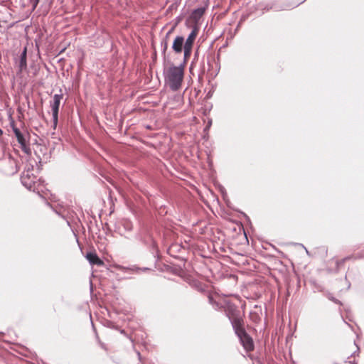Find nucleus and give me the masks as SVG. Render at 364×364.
<instances>
[{
  "label": "nucleus",
  "instance_id": "obj_14",
  "mask_svg": "<svg viewBox=\"0 0 364 364\" xmlns=\"http://www.w3.org/2000/svg\"><path fill=\"white\" fill-rule=\"evenodd\" d=\"M208 300H209V302L213 305V306L215 309H220L222 307L220 304H219L218 302L214 301V299H213L212 296H208Z\"/></svg>",
  "mask_w": 364,
  "mask_h": 364
},
{
  "label": "nucleus",
  "instance_id": "obj_21",
  "mask_svg": "<svg viewBox=\"0 0 364 364\" xmlns=\"http://www.w3.org/2000/svg\"><path fill=\"white\" fill-rule=\"evenodd\" d=\"M208 127L211 125V121L208 123Z\"/></svg>",
  "mask_w": 364,
  "mask_h": 364
},
{
  "label": "nucleus",
  "instance_id": "obj_3",
  "mask_svg": "<svg viewBox=\"0 0 364 364\" xmlns=\"http://www.w3.org/2000/svg\"><path fill=\"white\" fill-rule=\"evenodd\" d=\"M236 335L240 338V343L247 351H251L254 348V344L252 338L246 333L243 326H240L234 329Z\"/></svg>",
  "mask_w": 364,
  "mask_h": 364
},
{
  "label": "nucleus",
  "instance_id": "obj_19",
  "mask_svg": "<svg viewBox=\"0 0 364 364\" xmlns=\"http://www.w3.org/2000/svg\"><path fill=\"white\" fill-rule=\"evenodd\" d=\"M329 299H331V301L336 304H340V301L338 299H335L334 297H329Z\"/></svg>",
  "mask_w": 364,
  "mask_h": 364
},
{
  "label": "nucleus",
  "instance_id": "obj_15",
  "mask_svg": "<svg viewBox=\"0 0 364 364\" xmlns=\"http://www.w3.org/2000/svg\"><path fill=\"white\" fill-rule=\"evenodd\" d=\"M183 50V53H184V58H188L191 53L192 48L184 46Z\"/></svg>",
  "mask_w": 364,
  "mask_h": 364
},
{
  "label": "nucleus",
  "instance_id": "obj_11",
  "mask_svg": "<svg viewBox=\"0 0 364 364\" xmlns=\"http://www.w3.org/2000/svg\"><path fill=\"white\" fill-rule=\"evenodd\" d=\"M26 48H25L20 56L19 68L20 70H22L23 69H26Z\"/></svg>",
  "mask_w": 364,
  "mask_h": 364
},
{
  "label": "nucleus",
  "instance_id": "obj_7",
  "mask_svg": "<svg viewBox=\"0 0 364 364\" xmlns=\"http://www.w3.org/2000/svg\"><path fill=\"white\" fill-rule=\"evenodd\" d=\"M184 46V38L181 36H178L175 38L173 45L172 49L176 53H180L182 52Z\"/></svg>",
  "mask_w": 364,
  "mask_h": 364
},
{
  "label": "nucleus",
  "instance_id": "obj_4",
  "mask_svg": "<svg viewBox=\"0 0 364 364\" xmlns=\"http://www.w3.org/2000/svg\"><path fill=\"white\" fill-rule=\"evenodd\" d=\"M36 176H34L29 171H24L21 176V181L23 186L28 190L36 191Z\"/></svg>",
  "mask_w": 364,
  "mask_h": 364
},
{
  "label": "nucleus",
  "instance_id": "obj_12",
  "mask_svg": "<svg viewBox=\"0 0 364 364\" xmlns=\"http://www.w3.org/2000/svg\"><path fill=\"white\" fill-rule=\"evenodd\" d=\"M205 12V9L203 7L198 8L195 9L192 13V16L194 18H200Z\"/></svg>",
  "mask_w": 364,
  "mask_h": 364
},
{
  "label": "nucleus",
  "instance_id": "obj_9",
  "mask_svg": "<svg viewBox=\"0 0 364 364\" xmlns=\"http://www.w3.org/2000/svg\"><path fill=\"white\" fill-rule=\"evenodd\" d=\"M198 33V30L196 28H194L192 31L188 35V38H186V41L184 42V46L188 47H193V44L194 42L195 38H196Z\"/></svg>",
  "mask_w": 364,
  "mask_h": 364
},
{
  "label": "nucleus",
  "instance_id": "obj_16",
  "mask_svg": "<svg viewBox=\"0 0 364 364\" xmlns=\"http://www.w3.org/2000/svg\"><path fill=\"white\" fill-rule=\"evenodd\" d=\"M123 225H124V228L128 231H130L132 230V224L129 221H127V220L124 221L123 223Z\"/></svg>",
  "mask_w": 364,
  "mask_h": 364
},
{
  "label": "nucleus",
  "instance_id": "obj_17",
  "mask_svg": "<svg viewBox=\"0 0 364 364\" xmlns=\"http://www.w3.org/2000/svg\"><path fill=\"white\" fill-rule=\"evenodd\" d=\"M39 1L40 0H30V3L32 5L33 9H35L37 7Z\"/></svg>",
  "mask_w": 364,
  "mask_h": 364
},
{
  "label": "nucleus",
  "instance_id": "obj_13",
  "mask_svg": "<svg viewBox=\"0 0 364 364\" xmlns=\"http://www.w3.org/2000/svg\"><path fill=\"white\" fill-rule=\"evenodd\" d=\"M117 269L123 272H138L139 270V268H137V267L127 268V267H122V266H118Z\"/></svg>",
  "mask_w": 364,
  "mask_h": 364
},
{
  "label": "nucleus",
  "instance_id": "obj_1",
  "mask_svg": "<svg viewBox=\"0 0 364 364\" xmlns=\"http://www.w3.org/2000/svg\"><path fill=\"white\" fill-rule=\"evenodd\" d=\"M184 69L183 65H171L164 70L166 83L171 90H178L183 79Z\"/></svg>",
  "mask_w": 364,
  "mask_h": 364
},
{
  "label": "nucleus",
  "instance_id": "obj_18",
  "mask_svg": "<svg viewBox=\"0 0 364 364\" xmlns=\"http://www.w3.org/2000/svg\"><path fill=\"white\" fill-rule=\"evenodd\" d=\"M350 258H351L350 257H345V258H343V259H341V260H340V261H338V262H336V263H337V265H338V266H339V265H341V264H343V263H344V262H345L346 260H348V259H350Z\"/></svg>",
  "mask_w": 364,
  "mask_h": 364
},
{
  "label": "nucleus",
  "instance_id": "obj_2",
  "mask_svg": "<svg viewBox=\"0 0 364 364\" xmlns=\"http://www.w3.org/2000/svg\"><path fill=\"white\" fill-rule=\"evenodd\" d=\"M225 315L231 322L233 329L243 326V319L240 311L237 306L232 304H228L225 307Z\"/></svg>",
  "mask_w": 364,
  "mask_h": 364
},
{
  "label": "nucleus",
  "instance_id": "obj_6",
  "mask_svg": "<svg viewBox=\"0 0 364 364\" xmlns=\"http://www.w3.org/2000/svg\"><path fill=\"white\" fill-rule=\"evenodd\" d=\"M13 131H14V133L17 139L18 142L19 143V144L21 146L22 151L27 154H30L31 149H30L29 146L27 144V141H26V139L24 136V135L16 127H14Z\"/></svg>",
  "mask_w": 364,
  "mask_h": 364
},
{
  "label": "nucleus",
  "instance_id": "obj_5",
  "mask_svg": "<svg viewBox=\"0 0 364 364\" xmlns=\"http://www.w3.org/2000/svg\"><path fill=\"white\" fill-rule=\"evenodd\" d=\"M63 99L62 94H55L53 95V101L50 102L52 108L53 122L54 128L56 127L58 120V111L61 100Z\"/></svg>",
  "mask_w": 364,
  "mask_h": 364
},
{
  "label": "nucleus",
  "instance_id": "obj_10",
  "mask_svg": "<svg viewBox=\"0 0 364 364\" xmlns=\"http://www.w3.org/2000/svg\"><path fill=\"white\" fill-rule=\"evenodd\" d=\"M171 31H169L165 36V37L162 39L161 42V50H162V53L163 54H165L167 48H168V38H169V35L171 34Z\"/></svg>",
  "mask_w": 364,
  "mask_h": 364
},
{
  "label": "nucleus",
  "instance_id": "obj_8",
  "mask_svg": "<svg viewBox=\"0 0 364 364\" xmlns=\"http://www.w3.org/2000/svg\"><path fill=\"white\" fill-rule=\"evenodd\" d=\"M85 257L91 264H96L97 266L104 264V262L95 252H87Z\"/></svg>",
  "mask_w": 364,
  "mask_h": 364
},
{
  "label": "nucleus",
  "instance_id": "obj_20",
  "mask_svg": "<svg viewBox=\"0 0 364 364\" xmlns=\"http://www.w3.org/2000/svg\"><path fill=\"white\" fill-rule=\"evenodd\" d=\"M3 134V131L1 129H0V136Z\"/></svg>",
  "mask_w": 364,
  "mask_h": 364
}]
</instances>
